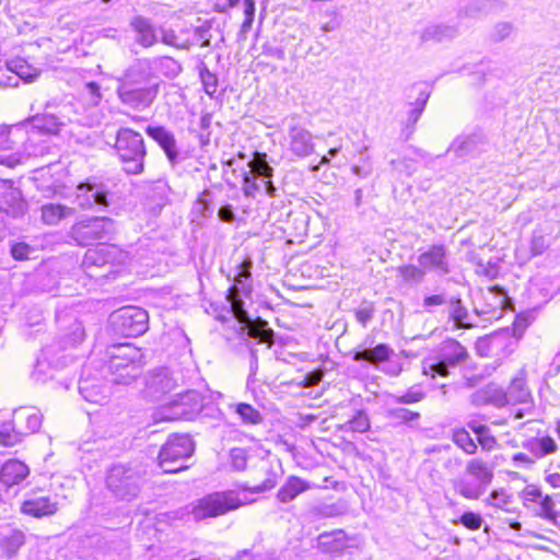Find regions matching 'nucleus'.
I'll return each mask as SVG.
<instances>
[{
  "instance_id": "nucleus-2",
  "label": "nucleus",
  "mask_w": 560,
  "mask_h": 560,
  "mask_svg": "<svg viewBox=\"0 0 560 560\" xmlns=\"http://www.w3.org/2000/svg\"><path fill=\"white\" fill-rule=\"evenodd\" d=\"M252 261L245 260L240 265L235 284L230 288L228 293V301L230 302L231 310L234 317L241 323L245 324L248 329V336L257 339L259 342L269 343L273 342V331L268 327L267 322L262 319L252 320L244 308V302L240 296V291H245L243 279L247 280L250 277Z\"/></svg>"
},
{
  "instance_id": "nucleus-13",
  "label": "nucleus",
  "mask_w": 560,
  "mask_h": 560,
  "mask_svg": "<svg viewBox=\"0 0 560 560\" xmlns=\"http://www.w3.org/2000/svg\"><path fill=\"white\" fill-rule=\"evenodd\" d=\"M25 125L0 126V164L13 167L22 162L23 154L14 149L23 139Z\"/></svg>"
},
{
  "instance_id": "nucleus-41",
  "label": "nucleus",
  "mask_w": 560,
  "mask_h": 560,
  "mask_svg": "<svg viewBox=\"0 0 560 560\" xmlns=\"http://www.w3.org/2000/svg\"><path fill=\"white\" fill-rule=\"evenodd\" d=\"M466 471L475 477V479L479 480L480 482L489 486L493 474L492 471L487 467V465L480 460V459H471L468 462L466 466Z\"/></svg>"
},
{
  "instance_id": "nucleus-9",
  "label": "nucleus",
  "mask_w": 560,
  "mask_h": 560,
  "mask_svg": "<svg viewBox=\"0 0 560 560\" xmlns=\"http://www.w3.org/2000/svg\"><path fill=\"white\" fill-rule=\"evenodd\" d=\"M109 323L116 334L125 337H138L147 331L149 316L147 311L141 307L126 306L112 313Z\"/></svg>"
},
{
  "instance_id": "nucleus-6",
  "label": "nucleus",
  "mask_w": 560,
  "mask_h": 560,
  "mask_svg": "<svg viewBox=\"0 0 560 560\" xmlns=\"http://www.w3.org/2000/svg\"><path fill=\"white\" fill-rule=\"evenodd\" d=\"M145 65H149V60H139L128 69L125 73V81L117 89L120 102L135 110H143L150 107L159 94L158 83L144 88H135L131 84L136 68H142Z\"/></svg>"
},
{
  "instance_id": "nucleus-39",
  "label": "nucleus",
  "mask_w": 560,
  "mask_h": 560,
  "mask_svg": "<svg viewBox=\"0 0 560 560\" xmlns=\"http://www.w3.org/2000/svg\"><path fill=\"white\" fill-rule=\"evenodd\" d=\"M7 67L9 72L26 83H32L39 77V71L32 69L24 60H12Z\"/></svg>"
},
{
  "instance_id": "nucleus-63",
  "label": "nucleus",
  "mask_w": 560,
  "mask_h": 560,
  "mask_svg": "<svg viewBox=\"0 0 560 560\" xmlns=\"http://www.w3.org/2000/svg\"><path fill=\"white\" fill-rule=\"evenodd\" d=\"M512 32V25L508 22H502L495 25L493 31V37L497 40L506 38Z\"/></svg>"
},
{
  "instance_id": "nucleus-8",
  "label": "nucleus",
  "mask_w": 560,
  "mask_h": 560,
  "mask_svg": "<svg viewBox=\"0 0 560 560\" xmlns=\"http://www.w3.org/2000/svg\"><path fill=\"white\" fill-rule=\"evenodd\" d=\"M194 453V443L186 435H173L168 438L159 454L160 467L165 472H177L187 468L185 462Z\"/></svg>"
},
{
  "instance_id": "nucleus-28",
  "label": "nucleus",
  "mask_w": 560,
  "mask_h": 560,
  "mask_svg": "<svg viewBox=\"0 0 560 560\" xmlns=\"http://www.w3.org/2000/svg\"><path fill=\"white\" fill-rule=\"evenodd\" d=\"M505 395L508 396V405H526L532 402V394L526 386L525 374L523 372H520L518 375L511 381L505 390Z\"/></svg>"
},
{
  "instance_id": "nucleus-35",
  "label": "nucleus",
  "mask_w": 560,
  "mask_h": 560,
  "mask_svg": "<svg viewBox=\"0 0 560 560\" xmlns=\"http://www.w3.org/2000/svg\"><path fill=\"white\" fill-rule=\"evenodd\" d=\"M79 390L85 400L94 404L105 402L108 396L106 386L94 384L85 377L79 381Z\"/></svg>"
},
{
  "instance_id": "nucleus-25",
  "label": "nucleus",
  "mask_w": 560,
  "mask_h": 560,
  "mask_svg": "<svg viewBox=\"0 0 560 560\" xmlns=\"http://www.w3.org/2000/svg\"><path fill=\"white\" fill-rule=\"evenodd\" d=\"M147 386L149 394L158 398L173 390L176 387V381L172 377L168 370L161 369L150 375Z\"/></svg>"
},
{
  "instance_id": "nucleus-48",
  "label": "nucleus",
  "mask_w": 560,
  "mask_h": 560,
  "mask_svg": "<svg viewBox=\"0 0 560 560\" xmlns=\"http://www.w3.org/2000/svg\"><path fill=\"white\" fill-rule=\"evenodd\" d=\"M346 425L350 431L364 433L370 429V420L365 412L358 411L351 420H349Z\"/></svg>"
},
{
  "instance_id": "nucleus-12",
  "label": "nucleus",
  "mask_w": 560,
  "mask_h": 560,
  "mask_svg": "<svg viewBox=\"0 0 560 560\" xmlns=\"http://www.w3.org/2000/svg\"><path fill=\"white\" fill-rule=\"evenodd\" d=\"M520 498L525 509H533L535 516L555 523L557 513L555 511V500L551 495L544 494L539 487L535 485L526 486L521 492Z\"/></svg>"
},
{
  "instance_id": "nucleus-42",
  "label": "nucleus",
  "mask_w": 560,
  "mask_h": 560,
  "mask_svg": "<svg viewBox=\"0 0 560 560\" xmlns=\"http://www.w3.org/2000/svg\"><path fill=\"white\" fill-rule=\"evenodd\" d=\"M12 422H3L0 424V443L4 446H14L21 441V432Z\"/></svg>"
},
{
  "instance_id": "nucleus-11",
  "label": "nucleus",
  "mask_w": 560,
  "mask_h": 560,
  "mask_svg": "<svg viewBox=\"0 0 560 560\" xmlns=\"http://www.w3.org/2000/svg\"><path fill=\"white\" fill-rule=\"evenodd\" d=\"M124 257V253L117 246L103 243L86 250L82 265L90 277L101 278L112 272V270L108 269L105 273H94V268H105L107 266L110 268L115 264L121 262Z\"/></svg>"
},
{
  "instance_id": "nucleus-53",
  "label": "nucleus",
  "mask_w": 560,
  "mask_h": 560,
  "mask_svg": "<svg viewBox=\"0 0 560 560\" xmlns=\"http://www.w3.org/2000/svg\"><path fill=\"white\" fill-rule=\"evenodd\" d=\"M34 249L26 243H15L11 246V254L16 260H24L30 257Z\"/></svg>"
},
{
  "instance_id": "nucleus-62",
  "label": "nucleus",
  "mask_w": 560,
  "mask_h": 560,
  "mask_svg": "<svg viewBox=\"0 0 560 560\" xmlns=\"http://www.w3.org/2000/svg\"><path fill=\"white\" fill-rule=\"evenodd\" d=\"M478 442L479 444L481 445V447L483 450H492L494 448V446L497 445V440L494 439V436L490 433V430L489 428L486 429V432L485 433H481L479 436H478Z\"/></svg>"
},
{
  "instance_id": "nucleus-26",
  "label": "nucleus",
  "mask_w": 560,
  "mask_h": 560,
  "mask_svg": "<svg viewBox=\"0 0 560 560\" xmlns=\"http://www.w3.org/2000/svg\"><path fill=\"white\" fill-rule=\"evenodd\" d=\"M523 447L527 450L535 459H541L556 454L559 448L555 439L549 435L528 439L523 443Z\"/></svg>"
},
{
  "instance_id": "nucleus-61",
  "label": "nucleus",
  "mask_w": 560,
  "mask_h": 560,
  "mask_svg": "<svg viewBox=\"0 0 560 560\" xmlns=\"http://www.w3.org/2000/svg\"><path fill=\"white\" fill-rule=\"evenodd\" d=\"M393 415L396 419L402 421V422H410L413 420H418L420 415L418 412H413L411 410L399 408L393 411Z\"/></svg>"
},
{
  "instance_id": "nucleus-57",
  "label": "nucleus",
  "mask_w": 560,
  "mask_h": 560,
  "mask_svg": "<svg viewBox=\"0 0 560 560\" xmlns=\"http://www.w3.org/2000/svg\"><path fill=\"white\" fill-rule=\"evenodd\" d=\"M265 470L269 474L268 477L261 483L255 485L252 488L253 492H264L272 489L277 485V475L275 472H269V468H266Z\"/></svg>"
},
{
  "instance_id": "nucleus-21",
  "label": "nucleus",
  "mask_w": 560,
  "mask_h": 560,
  "mask_svg": "<svg viewBox=\"0 0 560 560\" xmlns=\"http://www.w3.org/2000/svg\"><path fill=\"white\" fill-rule=\"evenodd\" d=\"M130 26L138 45L149 48L159 42V30L149 19L138 15L131 20Z\"/></svg>"
},
{
  "instance_id": "nucleus-4",
  "label": "nucleus",
  "mask_w": 560,
  "mask_h": 560,
  "mask_svg": "<svg viewBox=\"0 0 560 560\" xmlns=\"http://www.w3.org/2000/svg\"><path fill=\"white\" fill-rule=\"evenodd\" d=\"M116 151L128 174L138 175L143 171L145 148L143 138L130 128H121L116 136Z\"/></svg>"
},
{
  "instance_id": "nucleus-44",
  "label": "nucleus",
  "mask_w": 560,
  "mask_h": 560,
  "mask_svg": "<svg viewBox=\"0 0 560 560\" xmlns=\"http://www.w3.org/2000/svg\"><path fill=\"white\" fill-rule=\"evenodd\" d=\"M55 114L57 115L58 120L62 122V128L68 124L81 122L77 115L75 106L72 103L60 104Z\"/></svg>"
},
{
  "instance_id": "nucleus-1",
  "label": "nucleus",
  "mask_w": 560,
  "mask_h": 560,
  "mask_svg": "<svg viewBox=\"0 0 560 560\" xmlns=\"http://www.w3.org/2000/svg\"><path fill=\"white\" fill-rule=\"evenodd\" d=\"M106 365L108 382L129 385L141 374L143 353L131 343L115 345L108 350Z\"/></svg>"
},
{
  "instance_id": "nucleus-32",
  "label": "nucleus",
  "mask_w": 560,
  "mask_h": 560,
  "mask_svg": "<svg viewBox=\"0 0 560 560\" xmlns=\"http://www.w3.org/2000/svg\"><path fill=\"white\" fill-rule=\"evenodd\" d=\"M310 488L311 485L307 481L296 476H291L279 489L277 497L281 502L287 503L294 500L300 493L308 490Z\"/></svg>"
},
{
  "instance_id": "nucleus-46",
  "label": "nucleus",
  "mask_w": 560,
  "mask_h": 560,
  "mask_svg": "<svg viewBox=\"0 0 560 560\" xmlns=\"http://www.w3.org/2000/svg\"><path fill=\"white\" fill-rule=\"evenodd\" d=\"M475 147H476L475 138L470 137V136H464V137L456 138L452 142L450 150L453 151L457 156H464L467 153L471 152Z\"/></svg>"
},
{
  "instance_id": "nucleus-37",
  "label": "nucleus",
  "mask_w": 560,
  "mask_h": 560,
  "mask_svg": "<svg viewBox=\"0 0 560 560\" xmlns=\"http://www.w3.org/2000/svg\"><path fill=\"white\" fill-rule=\"evenodd\" d=\"M485 503L488 506L499 509L506 513L513 512V495L503 488L491 491V493L485 499Z\"/></svg>"
},
{
  "instance_id": "nucleus-40",
  "label": "nucleus",
  "mask_w": 560,
  "mask_h": 560,
  "mask_svg": "<svg viewBox=\"0 0 560 560\" xmlns=\"http://www.w3.org/2000/svg\"><path fill=\"white\" fill-rule=\"evenodd\" d=\"M450 316L457 328H469L472 324L469 322V314L459 299L450 300Z\"/></svg>"
},
{
  "instance_id": "nucleus-18",
  "label": "nucleus",
  "mask_w": 560,
  "mask_h": 560,
  "mask_svg": "<svg viewBox=\"0 0 560 560\" xmlns=\"http://www.w3.org/2000/svg\"><path fill=\"white\" fill-rule=\"evenodd\" d=\"M470 402L476 407L491 405L501 409L508 406V396L501 386L490 383L472 393L470 395Z\"/></svg>"
},
{
  "instance_id": "nucleus-50",
  "label": "nucleus",
  "mask_w": 560,
  "mask_h": 560,
  "mask_svg": "<svg viewBox=\"0 0 560 560\" xmlns=\"http://www.w3.org/2000/svg\"><path fill=\"white\" fill-rule=\"evenodd\" d=\"M483 521L482 517L475 512H465L460 516V524L470 530H477L481 527Z\"/></svg>"
},
{
  "instance_id": "nucleus-23",
  "label": "nucleus",
  "mask_w": 560,
  "mask_h": 560,
  "mask_svg": "<svg viewBox=\"0 0 560 560\" xmlns=\"http://www.w3.org/2000/svg\"><path fill=\"white\" fill-rule=\"evenodd\" d=\"M343 530L323 533L318 536V548L326 553L339 555L353 546Z\"/></svg>"
},
{
  "instance_id": "nucleus-31",
  "label": "nucleus",
  "mask_w": 560,
  "mask_h": 560,
  "mask_svg": "<svg viewBox=\"0 0 560 560\" xmlns=\"http://www.w3.org/2000/svg\"><path fill=\"white\" fill-rule=\"evenodd\" d=\"M24 122L26 124L24 129L32 125L33 128L50 135H57L62 129V122L58 120L55 113L47 112L42 115H35Z\"/></svg>"
},
{
  "instance_id": "nucleus-54",
  "label": "nucleus",
  "mask_w": 560,
  "mask_h": 560,
  "mask_svg": "<svg viewBox=\"0 0 560 560\" xmlns=\"http://www.w3.org/2000/svg\"><path fill=\"white\" fill-rule=\"evenodd\" d=\"M84 93L91 105H97L102 98L100 85L95 82H89L84 86Z\"/></svg>"
},
{
  "instance_id": "nucleus-55",
  "label": "nucleus",
  "mask_w": 560,
  "mask_h": 560,
  "mask_svg": "<svg viewBox=\"0 0 560 560\" xmlns=\"http://www.w3.org/2000/svg\"><path fill=\"white\" fill-rule=\"evenodd\" d=\"M242 190L244 195L247 197L254 196V194L258 190V185L255 182V176L252 175L249 172L243 173Z\"/></svg>"
},
{
  "instance_id": "nucleus-29",
  "label": "nucleus",
  "mask_w": 560,
  "mask_h": 560,
  "mask_svg": "<svg viewBox=\"0 0 560 560\" xmlns=\"http://www.w3.org/2000/svg\"><path fill=\"white\" fill-rule=\"evenodd\" d=\"M73 214V208L60 203L47 202L40 207V218L46 225H57Z\"/></svg>"
},
{
  "instance_id": "nucleus-3",
  "label": "nucleus",
  "mask_w": 560,
  "mask_h": 560,
  "mask_svg": "<svg viewBox=\"0 0 560 560\" xmlns=\"http://www.w3.org/2000/svg\"><path fill=\"white\" fill-rule=\"evenodd\" d=\"M143 485L140 470L130 464L113 465L106 472L105 487L119 501L136 500Z\"/></svg>"
},
{
  "instance_id": "nucleus-16",
  "label": "nucleus",
  "mask_w": 560,
  "mask_h": 560,
  "mask_svg": "<svg viewBox=\"0 0 560 560\" xmlns=\"http://www.w3.org/2000/svg\"><path fill=\"white\" fill-rule=\"evenodd\" d=\"M418 264L427 272H433L440 277L446 276L450 270L447 250L443 245H433L418 257Z\"/></svg>"
},
{
  "instance_id": "nucleus-7",
  "label": "nucleus",
  "mask_w": 560,
  "mask_h": 560,
  "mask_svg": "<svg viewBox=\"0 0 560 560\" xmlns=\"http://www.w3.org/2000/svg\"><path fill=\"white\" fill-rule=\"evenodd\" d=\"M243 505V501L233 491L214 492L197 500L190 510L195 521L207 517H217L236 510Z\"/></svg>"
},
{
  "instance_id": "nucleus-10",
  "label": "nucleus",
  "mask_w": 560,
  "mask_h": 560,
  "mask_svg": "<svg viewBox=\"0 0 560 560\" xmlns=\"http://www.w3.org/2000/svg\"><path fill=\"white\" fill-rule=\"evenodd\" d=\"M115 230L114 221L105 217L81 220L71 226L69 236L79 246H89L103 240Z\"/></svg>"
},
{
  "instance_id": "nucleus-60",
  "label": "nucleus",
  "mask_w": 560,
  "mask_h": 560,
  "mask_svg": "<svg viewBox=\"0 0 560 560\" xmlns=\"http://www.w3.org/2000/svg\"><path fill=\"white\" fill-rule=\"evenodd\" d=\"M159 34L161 35V42L163 44L168 45V46L178 47V43H177L178 37H177L175 31H173L171 28L161 27L159 30Z\"/></svg>"
},
{
  "instance_id": "nucleus-51",
  "label": "nucleus",
  "mask_w": 560,
  "mask_h": 560,
  "mask_svg": "<svg viewBox=\"0 0 560 560\" xmlns=\"http://www.w3.org/2000/svg\"><path fill=\"white\" fill-rule=\"evenodd\" d=\"M231 464L236 470H244L247 465L246 452L243 448H233L231 451Z\"/></svg>"
},
{
  "instance_id": "nucleus-64",
  "label": "nucleus",
  "mask_w": 560,
  "mask_h": 560,
  "mask_svg": "<svg viewBox=\"0 0 560 560\" xmlns=\"http://www.w3.org/2000/svg\"><path fill=\"white\" fill-rule=\"evenodd\" d=\"M218 217L222 222L232 223L235 220V213L231 205L222 206L218 211Z\"/></svg>"
},
{
  "instance_id": "nucleus-36",
  "label": "nucleus",
  "mask_w": 560,
  "mask_h": 560,
  "mask_svg": "<svg viewBox=\"0 0 560 560\" xmlns=\"http://www.w3.org/2000/svg\"><path fill=\"white\" fill-rule=\"evenodd\" d=\"M229 409L232 410L241 420L244 425H258L262 422V415L246 402L230 404Z\"/></svg>"
},
{
  "instance_id": "nucleus-27",
  "label": "nucleus",
  "mask_w": 560,
  "mask_h": 560,
  "mask_svg": "<svg viewBox=\"0 0 560 560\" xmlns=\"http://www.w3.org/2000/svg\"><path fill=\"white\" fill-rule=\"evenodd\" d=\"M28 474L30 469L24 463L13 459L3 464L0 479L4 486L12 487L22 482Z\"/></svg>"
},
{
  "instance_id": "nucleus-17",
  "label": "nucleus",
  "mask_w": 560,
  "mask_h": 560,
  "mask_svg": "<svg viewBox=\"0 0 560 560\" xmlns=\"http://www.w3.org/2000/svg\"><path fill=\"white\" fill-rule=\"evenodd\" d=\"M107 190L103 184L81 183L75 189V201L83 209L94 206H107Z\"/></svg>"
},
{
  "instance_id": "nucleus-47",
  "label": "nucleus",
  "mask_w": 560,
  "mask_h": 560,
  "mask_svg": "<svg viewBox=\"0 0 560 560\" xmlns=\"http://www.w3.org/2000/svg\"><path fill=\"white\" fill-rule=\"evenodd\" d=\"M25 537L21 530H13L3 539L2 547L5 553L11 557L15 555L19 548L24 544Z\"/></svg>"
},
{
  "instance_id": "nucleus-5",
  "label": "nucleus",
  "mask_w": 560,
  "mask_h": 560,
  "mask_svg": "<svg viewBox=\"0 0 560 560\" xmlns=\"http://www.w3.org/2000/svg\"><path fill=\"white\" fill-rule=\"evenodd\" d=\"M468 358L467 349L457 340L450 338L440 345L436 359L430 358L423 361L422 372L431 377L447 376L450 369L465 363Z\"/></svg>"
},
{
  "instance_id": "nucleus-34",
  "label": "nucleus",
  "mask_w": 560,
  "mask_h": 560,
  "mask_svg": "<svg viewBox=\"0 0 560 560\" xmlns=\"http://www.w3.org/2000/svg\"><path fill=\"white\" fill-rule=\"evenodd\" d=\"M454 489L457 493H459L463 498L468 500H477L479 499L487 489V485L480 482L479 480H468L465 478H459L453 481Z\"/></svg>"
},
{
  "instance_id": "nucleus-49",
  "label": "nucleus",
  "mask_w": 560,
  "mask_h": 560,
  "mask_svg": "<svg viewBox=\"0 0 560 560\" xmlns=\"http://www.w3.org/2000/svg\"><path fill=\"white\" fill-rule=\"evenodd\" d=\"M424 397L423 390L418 386H413L402 395H395L394 400L399 404H415L421 401Z\"/></svg>"
},
{
  "instance_id": "nucleus-52",
  "label": "nucleus",
  "mask_w": 560,
  "mask_h": 560,
  "mask_svg": "<svg viewBox=\"0 0 560 560\" xmlns=\"http://www.w3.org/2000/svg\"><path fill=\"white\" fill-rule=\"evenodd\" d=\"M84 328L82 324L78 320H74L70 326V334L68 335L67 343L77 345L80 343L84 339Z\"/></svg>"
},
{
  "instance_id": "nucleus-58",
  "label": "nucleus",
  "mask_w": 560,
  "mask_h": 560,
  "mask_svg": "<svg viewBox=\"0 0 560 560\" xmlns=\"http://www.w3.org/2000/svg\"><path fill=\"white\" fill-rule=\"evenodd\" d=\"M205 91L208 95H213L217 92V78L209 71L201 73Z\"/></svg>"
},
{
  "instance_id": "nucleus-14",
  "label": "nucleus",
  "mask_w": 560,
  "mask_h": 560,
  "mask_svg": "<svg viewBox=\"0 0 560 560\" xmlns=\"http://www.w3.org/2000/svg\"><path fill=\"white\" fill-rule=\"evenodd\" d=\"M201 398L198 392L188 390L177 395V398L164 406L160 411L162 420H177L188 417L190 413L199 410Z\"/></svg>"
},
{
  "instance_id": "nucleus-59",
  "label": "nucleus",
  "mask_w": 560,
  "mask_h": 560,
  "mask_svg": "<svg viewBox=\"0 0 560 560\" xmlns=\"http://www.w3.org/2000/svg\"><path fill=\"white\" fill-rule=\"evenodd\" d=\"M362 165H354L352 167V173L358 177L366 178L372 174V163L369 156L362 159Z\"/></svg>"
},
{
  "instance_id": "nucleus-56",
  "label": "nucleus",
  "mask_w": 560,
  "mask_h": 560,
  "mask_svg": "<svg viewBox=\"0 0 560 560\" xmlns=\"http://www.w3.org/2000/svg\"><path fill=\"white\" fill-rule=\"evenodd\" d=\"M155 62H158L161 68L166 70L165 74L167 75H176L180 70V66L171 57L156 59Z\"/></svg>"
},
{
  "instance_id": "nucleus-38",
  "label": "nucleus",
  "mask_w": 560,
  "mask_h": 560,
  "mask_svg": "<svg viewBox=\"0 0 560 560\" xmlns=\"http://www.w3.org/2000/svg\"><path fill=\"white\" fill-rule=\"evenodd\" d=\"M249 173L255 177L261 179H271L273 176V168L267 161V154L255 152L253 159L248 162Z\"/></svg>"
},
{
  "instance_id": "nucleus-20",
  "label": "nucleus",
  "mask_w": 560,
  "mask_h": 560,
  "mask_svg": "<svg viewBox=\"0 0 560 560\" xmlns=\"http://www.w3.org/2000/svg\"><path fill=\"white\" fill-rule=\"evenodd\" d=\"M59 509L58 501L48 495L33 494L21 505V512L33 517H44L55 514Z\"/></svg>"
},
{
  "instance_id": "nucleus-33",
  "label": "nucleus",
  "mask_w": 560,
  "mask_h": 560,
  "mask_svg": "<svg viewBox=\"0 0 560 560\" xmlns=\"http://www.w3.org/2000/svg\"><path fill=\"white\" fill-rule=\"evenodd\" d=\"M457 35V30L454 26L446 24H431L428 25L421 33L422 42L442 43L450 40Z\"/></svg>"
},
{
  "instance_id": "nucleus-24",
  "label": "nucleus",
  "mask_w": 560,
  "mask_h": 560,
  "mask_svg": "<svg viewBox=\"0 0 560 560\" xmlns=\"http://www.w3.org/2000/svg\"><path fill=\"white\" fill-rule=\"evenodd\" d=\"M13 422L23 434L34 433L42 425V415L34 407H21L14 410Z\"/></svg>"
},
{
  "instance_id": "nucleus-43",
  "label": "nucleus",
  "mask_w": 560,
  "mask_h": 560,
  "mask_svg": "<svg viewBox=\"0 0 560 560\" xmlns=\"http://www.w3.org/2000/svg\"><path fill=\"white\" fill-rule=\"evenodd\" d=\"M397 275L400 277L405 282L408 283H420L424 279V270L422 267L415 266V265H405L397 268Z\"/></svg>"
},
{
  "instance_id": "nucleus-22",
  "label": "nucleus",
  "mask_w": 560,
  "mask_h": 560,
  "mask_svg": "<svg viewBox=\"0 0 560 560\" xmlns=\"http://www.w3.org/2000/svg\"><path fill=\"white\" fill-rule=\"evenodd\" d=\"M145 131L149 137L159 143L167 160L174 165L178 160V150L173 132L162 126H148Z\"/></svg>"
},
{
  "instance_id": "nucleus-30",
  "label": "nucleus",
  "mask_w": 560,
  "mask_h": 560,
  "mask_svg": "<svg viewBox=\"0 0 560 560\" xmlns=\"http://www.w3.org/2000/svg\"><path fill=\"white\" fill-rule=\"evenodd\" d=\"M393 353L394 350L392 348H389L385 343H380L374 348H364L355 350L353 354V360L355 362L366 361L370 364L376 366L380 363L387 361Z\"/></svg>"
},
{
  "instance_id": "nucleus-19",
  "label": "nucleus",
  "mask_w": 560,
  "mask_h": 560,
  "mask_svg": "<svg viewBox=\"0 0 560 560\" xmlns=\"http://www.w3.org/2000/svg\"><path fill=\"white\" fill-rule=\"evenodd\" d=\"M289 150L298 158L310 156L315 150L313 135L301 126H291L289 129Z\"/></svg>"
},
{
  "instance_id": "nucleus-15",
  "label": "nucleus",
  "mask_w": 560,
  "mask_h": 560,
  "mask_svg": "<svg viewBox=\"0 0 560 560\" xmlns=\"http://www.w3.org/2000/svg\"><path fill=\"white\" fill-rule=\"evenodd\" d=\"M0 211L14 218L23 215L26 211V201L12 180L0 179Z\"/></svg>"
},
{
  "instance_id": "nucleus-45",
  "label": "nucleus",
  "mask_w": 560,
  "mask_h": 560,
  "mask_svg": "<svg viewBox=\"0 0 560 560\" xmlns=\"http://www.w3.org/2000/svg\"><path fill=\"white\" fill-rule=\"evenodd\" d=\"M453 442L466 454H475L477 451V444L471 439L469 433L464 429L454 432Z\"/></svg>"
}]
</instances>
